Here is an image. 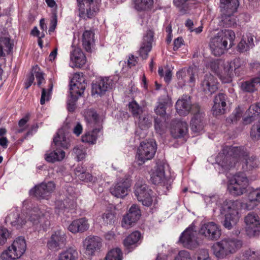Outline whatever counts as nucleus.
<instances>
[{
  "label": "nucleus",
  "instance_id": "774afa93",
  "mask_svg": "<svg viewBox=\"0 0 260 260\" xmlns=\"http://www.w3.org/2000/svg\"><path fill=\"white\" fill-rule=\"evenodd\" d=\"M250 136L253 139H258L260 137V126L253 125L251 130Z\"/></svg>",
  "mask_w": 260,
  "mask_h": 260
},
{
  "label": "nucleus",
  "instance_id": "a18cd8bd",
  "mask_svg": "<svg viewBox=\"0 0 260 260\" xmlns=\"http://www.w3.org/2000/svg\"><path fill=\"white\" fill-rule=\"evenodd\" d=\"M134 4L137 10L145 11L151 8L153 0H134Z\"/></svg>",
  "mask_w": 260,
  "mask_h": 260
},
{
  "label": "nucleus",
  "instance_id": "6e6d98bb",
  "mask_svg": "<svg viewBox=\"0 0 260 260\" xmlns=\"http://www.w3.org/2000/svg\"><path fill=\"white\" fill-rule=\"evenodd\" d=\"M139 125L141 129L148 128L151 125V117L148 115L139 116Z\"/></svg>",
  "mask_w": 260,
  "mask_h": 260
},
{
  "label": "nucleus",
  "instance_id": "58836bf2",
  "mask_svg": "<svg viewBox=\"0 0 260 260\" xmlns=\"http://www.w3.org/2000/svg\"><path fill=\"white\" fill-rule=\"evenodd\" d=\"M78 258V251L73 247H69L61 251L58 256V260H77Z\"/></svg>",
  "mask_w": 260,
  "mask_h": 260
},
{
  "label": "nucleus",
  "instance_id": "f03ea898",
  "mask_svg": "<svg viewBox=\"0 0 260 260\" xmlns=\"http://www.w3.org/2000/svg\"><path fill=\"white\" fill-rule=\"evenodd\" d=\"M235 38V32L230 29H223L219 31L211 40L210 47L215 56H220L232 46Z\"/></svg>",
  "mask_w": 260,
  "mask_h": 260
},
{
  "label": "nucleus",
  "instance_id": "09e8293b",
  "mask_svg": "<svg viewBox=\"0 0 260 260\" xmlns=\"http://www.w3.org/2000/svg\"><path fill=\"white\" fill-rule=\"evenodd\" d=\"M239 5L238 0H220V9L231 8V11L237 10Z\"/></svg>",
  "mask_w": 260,
  "mask_h": 260
},
{
  "label": "nucleus",
  "instance_id": "4468645a",
  "mask_svg": "<svg viewBox=\"0 0 260 260\" xmlns=\"http://www.w3.org/2000/svg\"><path fill=\"white\" fill-rule=\"evenodd\" d=\"M67 242V236L63 232H55L47 243V247L52 251H58L64 247Z\"/></svg>",
  "mask_w": 260,
  "mask_h": 260
},
{
  "label": "nucleus",
  "instance_id": "5fc2aeb1",
  "mask_svg": "<svg viewBox=\"0 0 260 260\" xmlns=\"http://www.w3.org/2000/svg\"><path fill=\"white\" fill-rule=\"evenodd\" d=\"M105 260H122V253L119 248L111 250L107 254Z\"/></svg>",
  "mask_w": 260,
  "mask_h": 260
},
{
  "label": "nucleus",
  "instance_id": "c9c22d12",
  "mask_svg": "<svg viewBox=\"0 0 260 260\" xmlns=\"http://www.w3.org/2000/svg\"><path fill=\"white\" fill-rule=\"evenodd\" d=\"M5 221L7 223H9L12 226H16L18 229L22 227L26 222V220L22 219V216L20 217L17 211L11 212L6 217Z\"/></svg>",
  "mask_w": 260,
  "mask_h": 260
},
{
  "label": "nucleus",
  "instance_id": "5701e85b",
  "mask_svg": "<svg viewBox=\"0 0 260 260\" xmlns=\"http://www.w3.org/2000/svg\"><path fill=\"white\" fill-rule=\"evenodd\" d=\"M196 105H191L189 96L183 95L177 101L176 103V109L179 115H186L190 111L192 112L193 106Z\"/></svg>",
  "mask_w": 260,
  "mask_h": 260
},
{
  "label": "nucleus",
  "instance_id": "1a4fd4ad",
  "mask_svg": "<svg viewBox=\"0 0 260 260\" xmlns=\"http://www.w3.org/2000/svg\"><path fill=\"white\" fill-rule=\"evenodd\" d=\"M199 233L209 241H216L221 235L220 226L212 221L203 224L201 226Z\"/></svg>",
  "mask_w": 260,
  "mask_h": 260
},
{
  "label": "nucleus",
  "instance_id": "0e129e2a",
  "mask_svg": "<svg viewBox=\"0 0 260 260\" xmlns=\"http://www.w3.org/2000/svg\"><path fill=\"white\" fill-rule=\"evenodd\" d=\"M9 236V233L7 229L0 228V245L5 243Z\"/></svg>",
  "mask_w": 260,
  "mask_h": 260
},
{
  "label": "nucleus",
  "instance_id": "423d86ee",
  "mask_svg": "<svg viewBox=\"0 0 260 260\" xmlns=\"http://www.w3.org/2000/svg\"><path fill=\"white\" fill-rule=\"evenodd\" d=\"M248 180L243 173H237L229 181L228 189L235 196L243 194L247 191Z\"/></svg>",
  "mask_w": 260,
  "mask_h": 260
},
{
  "label": "nucleus",
  "instance_id": "13d9d810",
  "mask_svg": "<svg viewBox=\"0 0 260 260\" xmlns=\"http://www.w3.org/2000/svg\"><path fill=\"white\" fill-rule=\"evenodd\" d=\"M102 219L105 224H112L115 222L116 216L111 211H107L103 214Z\"/></svg>",
  "mask_w": 260,
  "mask_h": 260
},
{
  "label": "nucleus",
  "instance_id": "b1692460",
  "mask_svg": "<svg viewBox=\"0 0 260 260\" xmlns=\"http://www.w3.org/2000/svg\"><path fill=\"white\" fill-rule=\"evenodd\" d=\"M207 1L208 0H173V4L182 14H185L195 8L198 4Z\"/></svg>",
  "mask_w": 260,
  "mask_h": 260
},
{
  "label": "nucleus",
  "instance_id": "39448f33",
  "mask_svg": "<svg viewBox=\"0 0 260 260\" xmlns=\"http://www.w3.org/2000/svg\"><path fill=\"white\" fill-rule=\"evenodd\" d=\"M26 245L23 237H18L1 255L2 260H14L20 257L26 250Z\"/></svg>",
  "mask_w": 260,
  "mask_h": 260
},
{
  "label": "nucleus",
  "instance_id": "79ce46f5",
  "mask_svg": "<svg viewBox=\"0 0 260 260\" xmlns=\"http://www.w3.org/2000/svg\"><path fill=\"white\" fill-rule=\"evenodd\" d=\"M259 84L260 78L256 77L253 78L250 81H247L242 83L241 88L243 91L252 92L256 89V86Z\"/></svg>",
  "mask_w": 260,
  "mask_h": 260
},
{
  "label": "nucleus",
  "instance_id": "e2e57ef3",
  "mask_svg": "<svg viewBox=\"0 0 260 260\" xmlns=\"http://www.w3.org/2000/svg\"><path fill=\"white\" fill-rule=\"evenodd\" d=\"M190 255L189 253L186 250H181L179 252L174 260H190Z\"/></svg>",
  "mask_w": 260,
  "mask_h": 260
},
{
  "label": "nucleus",
  "instance_id": "6ab92c4d",
  "mask_svg": "<svg viewBox=\"0 0 260 260\" xmlns=\"http://www.w3.org/2000/svg\"><path fill=\"white\" fill-rule=\"evenodd\" d=\"M55 187V184L52 181L48 182L47 183H42L32 189L30 190V193L37 198L47 199L54 190Z\"/></svg>",
  "mask_w": 260,
  "mask_h": 260
},
{
  "label": "nucleus",
  "instance_id": "9d476101",
  "mask_svg": "<svg viewBox=\"0 0 260 260\" xmlns=\"http://www.w3.org/2000/svg\"><path fill=\"white\" fill-rule=\"evenodd\" d=\"M50 210L45 207H34L29 211L27 217L28 220L33 224H37L40 222H44L50 217Z\"/></svg>",
  "mask_w": 260,
  "mask_h": 260
},
{
  "label": "nucleus",
  "instance_id": "72a5a7b5",
  "mask_svg": "<svg viewBox=\"0 0 260 260\" xmlns=\"http://www.w3.org/2000/svg\"><path fill=\"white\" fill-rule=\"evenodd\" d=\"M248 201L246 203L247 210H252L260 203V188L252 189L248 196Z\"/></svg>",
  "mask_w": 260,
  "mask_h": 260
},
{
  "label": "nucleus",
  "instance_id": "a19ab883",
  "mask_svg": "<svg viewBox=\"0 0 260 260\" xmlns=\"http://www.w3.org/2000/svg\"><path fill=\"white\" fill-rule=\"evenodd\" d=\"M101 131V128L99 127L94 128L91 132H86L82 136V141L90 144H95L98 137L99 136V134L100 133Z\"/></svg>",
  "mask_w": 260,
  "mask_h": 260
},
{
  "label": "nucleus",
  "instance_id": "bf43d9fd",
  "mask_svg": "<svg viewBox=\"0 0 260 260\" xmlns=\"http://www.w3.org/2000/svg\"><path fill=\"white\" fill-rule=\"evenodd\" d=\"M127 214H129V215L133 216V217H134L138 220L139 219L141 215L140 208L136 204H134L131 207Z\"/></svg>",
  "mask_w": 260,
  "mask_h": 260
},
{
  "label": "nucleus",
  "instance_id": "4c0bfd02",
  "mask_svg": "<svg viewBox=\"0 0 260 260\" xmlns=\"http://www.w3.org/2000/svg\"><path fill=\"white\" fill-rule=\"evenodd\" d=\"M141 238V233L138 231H135L123 240V245L125 248L128 250V251H130L136 246L137 243Z\"/></svg>",
  "mask_w": 260,
  "mask_h": 260
},
{
  "label": "nucleus",
  "instance_id": "338daca9",
  "mask_svg": "<svg viewBox=\"0 0 260 260\" xmlns=\"http://www.w3.org/2000/svg\"><path fill=\"white\" fill-rule=\"evenodd\" d=\"M197 260H210L208 250L201 249L199 251Z\"/></svg>",
  "mask_w": 260,
  "mask_h": 260
},
{
  "label": "nucleus",
  "instance_id": "0eeeda50",
  "mask_svg": "<svg viewBox=\"0 0 260 260\" xmlns=\"http://www.w3.org/2000/svg\"><path fill=\"white\" fill-rule=\"evenodd\" d=\"M156 145L153 141L142 142L137 150L136 158L139 165L143 164L146 160L152 159L156 152Z\"/></svg>",
  "mask_w": 260,
  "mask_h": 260
},
{
  "label": "nucleus",
  "instance_id": "412c9836",
  "mask_svg": "<svg viewBox=\"0 0 260 260\" xmlns=\"http://www.w3.org/2000/svg\"><path fill=\"white\" fill-rule=\"evenodd\" d=\"M198 70L195 67H189L187 69L184 68L178 71L176 76L179 82L184 84L186 82H188L191 84H194L197 74Z\"/></svg>",
  "mask_w": 260,
  "mask_h": 260
},
{
  "label": "nucleus",
  "instance_id": "8fccbe9b",
  "mask_svg": "<svg viewBox=\"0 0 260 260\" xmlns=\"http://www.w3.org/2000/svg\"><path fill=\"white\" fill-rule=\"evenodd\" d=\"M242 260H260V251L246 250L243 254Z\"/></svg>",
  "mask_w": 260,
  "mask_h": 260
},
{
  "label": "nucleus",
  "instance_id": "37998d69",
  "mask_svg": "<svg viewBox=\"0 0 260 260\" xmlns=\"http://www.w3.org/2000/svg\"><path fill=\"white\" fill-rule=\"evenodd\" d=\"M12 49L10 39L8 37H0V57L4 56L5 53H9Z\"/></svg>",
  "mask_w": 260,
  "mask_h": 260
},
{
  "label": "nucleus",
  "instance_id": "f3484780",
  "mask_svg": "<svg viewBox=\"0 0 260 260\" xmlns=\"http://www.w3.org/2000/svg\"><path fill=\"white\" fill-rule=\"evenodd\" d=\"M111 86L112 80L109 77L97 78L92 85V94L101 96L111 88Z\"/></svg>",
  "mask_w": 260,
  "mask_h": 260
},
{
  "label": "nucleus",
  "instance_id": "3c124183",
  "mask_svg": "<svg viewBox=\"0 0 260 260\" xmlns=\"http://www.w3.org/2000/svg\"><path fill=\"white\" fill-rule=\"evenodd\" d=\"M128 108L134 117H137L143 112V107L140 106L135 101L129 103Z\"/></svg>",
  "mask_w": 260,
  "mask_h": 260
},
{
  "label": "nucleus",
  "instance_id": "a211bd4d",
  "mask_svg": "<svg viewBox=\"0 0 260 260\" xmlns=\"http://www.w3.org/2000/svg\"><path fill=\"white\" fill-rule=\"evenodd\" d=\"M201 88L205 94L211 95L218 89L217 79L211 74H206L201 82Z\"/></svg>",
  "mask_w": 260,
  "mask_h": 260
},
{
  "label": "nucleus",
  "instance_id": "bb28decb",
  "mask_svg": "<svg viewBox=\"0 0 260 260\" xmlns=\"http://www.w3.org/2000/svg\"><path fill=\"white\" fill-rule=\"evenodd\" d=\"M71 67L81 68L86 62V57L80 48H75L70 54Z\"/></svg>",
  "mask_w": 260,
  "mask_h": 260
},
{
  "label": "nucleus",
  "instance_id": "c03bdc74",
  "mask_svg": "<svg viewBox=\"0 0 260 260\" xmlns=\"http://www.w3.org/2000/svg\"><path fill=\"white\" fill-rule=\"evenodd\" d=\"M239 218V216L225 214L224 215V220L223 221V225L225 228L231 230L237 224Z\"/></svg>",
  "mask_w": 260,
  "mask_h": 260
},
{
  "label": "nucleus",
  "instance_id": "473e14b6",
  "mask_svg": "<svg viewBox=\"0 0 260 260\" xmlns=\"http://www.w3.org/2000/svg\"><path fill=\"white\" fill-rule=\"evenodd\" d=\"M53 151H48L45 154V159L48 162H54L60 161L64 159L66 156L65 152L60 148L54 147Z\"/></svg>",
  "mask_w": 260,
  "mask_h": 260
},
{
  "label": "nucleus",
  "instance_id": "9b49d317",
  "mask_svg": "<svg viewBox=\"0 0 260 260\" xmlns=\"http://www.w3.org/2000/svg\"><path fill=\"white\" fill-rule=\"evenodd\" d=\"M179 241L183 246L187 248H193L198 245L197 229L195 225L191 224L181 234Z\"/></svg>",
  "mask_w": 260,
  "mask_h": 260
},
{
  "label": "nucleus",
  "instance_id": "c85d7f7f",
  "mask_svg": "<svg viewBox=\"0 0 260 260\" xmlns=\"http://www.w3.org/2000/svg\"><path fill=\"white\" fill-rule=\"evenodd\" d=\"M221 17L220 23L221 25L224 27H232L236 23V20L234 13L237 10L231 11V8L229 9H220Z\"/></svg>",
  "mask_w": 260,
  "mask_h": 260
},
{
  "label": "nucleus",
  "instance_id": "603ef678",
  "mask_svg": "<svg viewBox=\"0 0 260 260\" xmlns=\"http://www.w3.org/2000/svg\"><path fill=\"white\" fill-rule=\"evenodd\" d=\"M138 220L136 218L127 213L123 217L121 226L126 229H128L132 227Z\"/></svg>",
  "mask_w": 260,
  "mask_h": 260
},
{
  "label": "nucleus",
  "instance_id": "20e7f679",
  "mask_svg": "<svg viewBox=\"0 0 260 260\" xmlns=\"http://www.w3.org/2000/svg\"><path fill=\"white\" fill-rule=\"evenodd\" d=\"M85 78L82 74L76 73L71 80L70 97L68 101V108L69 111L75 110V103L79 96H81L86 87Z\"/></svg>",
  "mask_w": 260,
  "mask_h": 260
},
{
  "label": "nucleus",
  "instance_id": "2f4dec72",
  "mask_svg": "<svg viewBox=\"0 0 260 260\" xmlns=\"http://www.w3.org/2000/svg\"><path fill=\"white\" fill-rule=\"evenodd\" d=\"M232 65L229 62H224L218 77L224 83H229L232 81L233 75Z\"/></svg>",
  "mask_w": 260,
  "mask_h": 260
},
{
  "label": "nucleus",
  "instance_id": "864d4df0",
  "mask_svg": "<svg viewBox=\"0 0 260 260\" xmlns=\"http://www.w3.org/2000/svg\"><path fill=\"white\" fill-rule=\"evenodd\" d=\"M52 88L53 84L50 82L49 85V88L47 89L44 88H42V94L40 100V103L41 105H43L45 104V102L49 101L51 97Z\"/></svg>",
  "mask_w": 260,
  "mask_h": 260
},
{
  "label": "nucleus",
  "instance_id": "680f3d73",
  "mask_svg": "<svg viewBox=\"0 0 260 260\" xmlns=\"http://www.w3.org/2000/svg\"><path fill=\"white\" fill-rule=\"evenodd\" d=\"M78 161L82 160L85 156V152L82 148L75 147L73 150Z\"/></svg>",
  "mask_w": 260,
  "mask_h": 260
},
{
  "label": "nucleus",
  "instance_id": "aec40b11",
  "mask_svg": "<svg viewBox=\"0 0 260 260\" xmlns=\"http://www.w3.org/2000/svg\"><path fill=\"white\" fill-rule=\"evenodd\" d=\"M130 186L129 181L127 179L123 178L110 187V192L116 198H122L127 194Z\"/></svg>",
  "mask_w": 260,
  "mask_h": 260
},
{
  "label": "nucleus",
  "instance_id": "6e6552de",
  "mask_svg": "<svg viewBox=\"0 0 260 260\" xmlns=\"http://www.w3.org/2000/svg\"><path fill=\"white\" fill-rule=\"evenodd\" d=\"M134 194L137 200L144 206L149 207L152 203V191L145 183L137 182L135 184Z\"/></svg>",
  "mask_w": 260,
  "mask_h": 260
},
{
  "label": "nucleus",
  "instance_id": "f257e3e1",
  "mask_svg": "<svg viewBox=\"0 0 260 260\" xmlns=\"http://www.w3.org/2000/svg\"><path fill=\"white\" fill-rule=\"evenodd\" d=\"M223 154H219L217 160L219 164L225 169L235 166L239 160H245L244 170H250L257 166L258 160L256 157H247L246 152L242 147H226L223 150Z\"/></svg>",
  "mask_w": 260,
  "mask_h": 260
},
{
  "label": "nucleus",
  "instance_id": "4be33fe9",
  "mask_svg": "<svg viewBox=\"0 0 260 260\" xmlns=\"http://www.w3.org/2000/svg\"><path fill=\"white\" fill-rule=\"evenodd\" d=\"M151 180L153 184L163 187L166 186V188L168 189V180L165 175L163 166L158 165L156 166L151 175Z\"/></svg>",
  "mask_w": 260,
  "mask_h": 260
},
{
  "label": "nucleus",
  "instance_id": "f8f14e48",
  "mask_svg": "<svg viewBox=\"0 0 260 260\" xmlns=\"http://www.w3.org/2000/svg\"><path fill=\"white\" fill-rule=\"evenodd\" d=\"M77 2L81 18H91L98 10L93 0H77Z\"/></svg>",
  "mask_w": 260,
  "mask_h": 260
},
{
  "label": "nucleus",
  "instance_id": "2eb2a0df",
  "mask_svg": "<svg viewBox=\"0 0 260 260\" xmlns=\"http://www.w3.org/2000/svg\"><path fill=\"white\" fill-rule=\"evenodd\" d=\"M86 254L93 256L101 250L102 246V239L98 236H88L84 241Z\"/></svg>",
  "mask_w": 260,
  "mask_h": 260
},
{
  "label": "nucleus",
  "instance_id": "cd10ccee",
  "mask_svg": "<svg viewBox=\"0 0 260 260\" xmlns=\"http://www.w3.org/2000/svg\"><path fill=\"white\" fill-rule=\"evenodd\" d=\"M153 38V32L151 30L147 31L146 34L143 38L142 44L139 50L140 55L143 58L146 59L148 53L152 48V42Z\"/></svg>",
  "mask_w": 260,
  "mask_h": 260
},
{
  "label": "nucleus",
  "instance_id": "dca6fc26",
  "mask_svg": "<svg viewBox=\"0 0 260 260\" xmlns=\"http://www.w3.org/2000/svg\"><path fill=\"white\" fill-rule=\"evenodd\" d=\"M246 232L249 236L256 235L260 230V222L258 215L253 213H249L245 217Z\"/></svg>",
  "mask_w": 260,
  "mask_h": 260
},
{
  "label": "nucleus",
  "instance_id": "49530a36",
  "mask_svg": "<svg viewBox=\"0 0 260 260\" xmlns=\"http://www.w3.org/2000/svg\"><path fill=\"white\" fill-rule=\"evenodd\" d=\"M85 118L87 122L93 124H99V117L96 112L93 109H89L86 111L84 113Z\"/></svg>",
  "mask_w": 260,
  "mask_h": 260
},
{
  "label": "nucleus",
  "instance_id": "4d7b16f0",
  "mask_svg": "<svg viewBox=\"0 0 260 260\" xmlns=\"http://www.w3.org/2000/svg\"><path fill=\"white\" fill-rule=\"evenodd\" d=\"M224 62L221 60H214L210 63V68L217 76Z\"/></svg>",
  "mask_w": 260,
  "mask_h": 260
},
{
  "label": "nucleus",
  "instance_id": "f704fd0d",
  "mask_svg": "<svg viewBox=\"0 0 260 260\" xmlns=\"http://www.w3.org/2000/svg\"><path fill=\"white\" fill-rule=\"evenodd\" d=\"M188 131V125L185 121H178L175 125H173L171 134L174 138H179L186 135Z\"/></svg>",
  "mask_w": 260,
  "mask_h": 260
},
{
  "label": "nucleus",
  "instance_id": "de8ad7c7",
  "mask_svg": "<svg viewBox=\"0 0 260 260\" xmlns=\"http://www.w3.org/2000/svg\"><path fill=\"white\" fill-rule=\"evenodd\" d=\"M229 63L232 65V68L234 67L235 73L237 76L243 74L244 68L243 60L239 58H236Z\"/></svg>",
  "mask_w": 260,
  "mask_h": 260
},
{
  "label": "nucleus",
  "instance_id": "7ed1b4c3",
  "mask_svg": "<svg viewBox=\"0 0 260 260\" xmlns=\"http://www.w3.org/2000/svg\"><path fill=\"white\" fill-rule=\"evenodd\" d=\"M242 245L241 241L234 238H225L214 243L212 250L215 256L223 259L235 253Z\"/></svg>",
  "mask_w": 260,
  "mask_h": 260
},
{
  "label": "nucleus",
  "instance_id": "ea45409f",
  "mask_svg": "<svg viewBox=\"0 0 260 260\" xmlns=\"http://www.w3.org/2000/svg\"><path fill=\"white\" fill-rule=\"evenodd\" d=\"M247 112L248 116L244 119V121L246 124L255 120V118L257 117L260 114V103L251 105Z\"/></svg>",
  "mask_w": 260,
  "mask_h": 260
},
{
  "label": "nucleus",
  "instance_id": "a878e982",
  "mask_svg": "<svg viewBox=\"0 0 260 260\" xmlns=\"http://www.w3.org/2000/svg\"><path fill=\"white\" fill-rule=\"evenodd\" d=\"M53 143L55 147L67 149L71 145V139L62 129H59L54 136Z\"/></svg>",
  "mask_w": 260,
  "mask_h": 260
},
{
  "label": "nucleus",
  "instance_id": "052dcab7",
  "mask_svg": "<svg viewBox=\"0 0 260 260\" xmlns=\"http://www.w3.org/2000/svg\"><path fill=\"white\" fill-rule=\"evenodd\" d=\"M78 178L83 181L85 182H95L96 181V178L93 176H92L89 173H86L85 172L84 173H80L79 174Z\"/></svg>",
  "mask_w": 260,
  "mask_h": 260
},
{
  "label": "nucleus",
  "instance_id": "c756f323",
  "mask_svg": "<svg viewBox=\"0 0 260 260\" xmlns=\"http://www.w3.org/2000/svg\"><path fill=\"white\" fill-rule=\"evenodd\" d=\"M225 100L226 95L223 93H219L215 97L214 104L212 107L214 115L217 116L225 113L226 105Z\"/></svg>",
  "mask_w": 260,
  "mask_h": 260
},
{
  "label": "nucleus",
  "instance_id": "7c9ffc66",
  "mask_svg": "<svg viewBox=\"0 0 260 260\" xmlns=\"http://www.w3.org/2000/svg\"><path fill=\"white\" fill-rule=\"evenodd\" d=\"M89 227L87 220L81 218L74 220L69 225L68 230L72 233H82L87 231Z\"/></svg>",
  "mask_w": 260,
  "mask_h": 260
},
{
  "label": "nucleus",
  "instance_id": "e433bc0d",
  "mask_svg": "<svg viewBox=\"0 0 260 260\" xmlns=\"http://www.w3.org/2000/svg\"><path fill=\"white\" fill-rule=\"evenodd\" d=\"M94 33L91 30H85L82 36L83 48L87 52H91L94 43Z\"/></svg>",
  "mask_w": 260,
  "mask_h": 260
},
{
  "label": "nucleus",
  "instance_id": "393cba45",
  "mask_svg": "<svg viewBox=\"0 0 260 260\" xmlns=\"http://www.w3.org/2000/svg\"><path fill=\"white\" fill-rule=\"evenodd\" d=\"M242 206L241 203L238 200H225L222 204L221 212L222 214L239 216V210Z\"/></svg>",
  "mask_w": 260,
  "mask_h": 260
},
{
  "label": "nucleus",
  "instance_id": "ddd939ff",
  "mask_svg": "<svg viewBox=\"0 0 260 260\" xmlns=\"http://www.w3.org/2000/svg\"><path fill=\"white\" fill-rule=\"evenodd\" d=\"M192 113L193 116L190 122L191 129L195 133L202 131L205 124V113L199 105L193 106Z\"/></svg>",
  "mask_w": 260,
  "mask_h": 260
},
{
  "label": "nucleus",
  "instance_id": "69168bd1",
  "mask_svg": "<svg viewBox=\"0 0 260 260\" xmlns=\"http://www.w3.org/2000/svg\"><path fill=\"white\" fill-rule=\"evenodd\" d=\"M237 47L239 51L241 52L247 51L250 48L246 42V39H242L238 44Z\"/></svg>",
  "mask_w": 260,
  "mask_h": 260
}]
</instances>
